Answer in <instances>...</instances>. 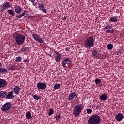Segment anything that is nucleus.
Masks as SVG:
<instances>
[{"instance_id":"obj_16","label":"nucleus","mask_w":124,"mask_h":124,"mask_svg":"<svg viewBox=\"0 0 124 124\" xmlns=\"http://www.w3.org/2000/svg\"><path fill=\"white\" fill-rule=\"evenodd\" d=\"M7 95V92L5 91H2L0 92V97L1 98H3Z\"/></svg>"},{"instance_id":"obj_18","label":"nucleus","mask_w":124,"mask_h":124,"mask_svg":"<svg viewBox=\"0 0 124 124\" xmlns=\"http://www.w3.org/2000/svg\"><path fill=\"white\" fill-rule=\"evenodd\" d=\"M107 98H108V97H107V95H106V94H102L100 96V100H107Z\"/></svg>"},{"instance_id":"obj_24","label":"nucleus","mask_w":124,"mask_h":124,"mask_svg":"<svg viewBox=\"0 0 124 124\" xmlns=\"http://www.w3.org/2000/svg\"><path fill=\"white\" fill-rule=\"evenodd\" d=\"M108 50H112L113 49V47L114 46H113V44H108L107 46Z\"/></svg>"},{"instance_id":"obj_46","label":"nucleus","mask_w":124,"mask_h":124,"mask_svg":"<svg viewBox=\"0 0 124 124\" xmlns=\"http://www.w3.org/2000/svg\"><path fill=\"white\" fill-rule=\"evenodd\" d=\"M64 19H65V20H66V18H65V17H64Z\"/></svg>"},{"instance_id":"obj_21","label":"nucleus","mask_w":124,"mask_h":124,"mask_svg":"<svg viewBox=\"0 0 124 124\" xmlns=\"http://www.w3.org/2000/svg\"><path fill=\"white\" fill-rule=\"evenodd\" d=\"M27 13V11H24L21 14L18 15L16 16V18H22V17H24L25 15H26V14Z\"/></svg>"},{"instance_id":"obj_29","label":"nucleus","mask_w":124,"mask_h":124,"mask_svg":"<svg viewBox=\"0 0 124 124\" xmlns=\"http://www.w3.org/2000/svg\"><path fill=\"white\" fill-rule=\"evenodd\" d=\"M23 62H27V65H29V63L30 62V58L29 57H27L26 59H24Z\"/></svg>"},{"instance_id":"obj_39","label":"nucleus","mask_w":124,"mask_h":124,"mask_svg":"<svg viewBox=\"0 0 124 124\" xmlns=\"http://www.w3.org/2000/svg\"><path fill=\"white\" fill-rule=\"evenodd\" d=\"M114 32H115V30H114V29H112L110 30V33H114Z\"/></svg>"},{"instance_id":"obj_30","label":"nucleus","mask_w":124,"mask_h":124,"mask_svg":"<svg viewBox=\"0 0 124 124\" xmlns=\"http://www.w3.org/2000/svg\"><path fill=\"white\" fill-rule=\"evenodd\" d=\"M8 12H9V14H10V15H11L12 16H14V11H13L12 10H8Z\"/></svg>"},{"instance_id":"obj_20","label":"nucleus","mask_w":124,"mask_h":124,"mask_svg":"<svg viewBox=\"0 0 124 124\" xmlns=\"http://www.w3.org/2000/svg\"><path fill=\"white\" fill-rule=\"evenodd\" d=\"M26 117L28 120H30V119H32V117H31V113L30 111H28L26 112Z\"/></svg>"},{"instance_id":"obj_11","label":"nucleus","mask_w":124,"mask_h":124,"mask_svg":"<svg viewBox=\"0 0 124 124\" xmlns=\"http://www.w3.org/2000/svg\"><path fill=\"white\" fill-rule=\"evenodd\" d=\"M6 85H7V82L6 80L3 79H0V89L1 88H4Z\"/></svg>"},{"instance_id":"obj_36","label":"nucleus","mask_w":124,"mask_h":124,"mask_svg":"<svg viewBox=\"0 0 124 124\" xmlns=\"http://www.w3.org/2000/svg\"><path fill=\"white\" fill-rule=\"evenodd\" d=\"M55 118L56 121H59V120H60L61 118V115H60V114L56 115Z\"/></svg>"},{"instance_id":"obj_28","label":"nucleus","mask_w":124,"mask_h":124,"mask_svg":"<svg viewBox=\"0 0 124 124\" xmlns=\"http://www.w3.org/2000/svg\"><path fill=\"white\" fill-rule=\"evenodd\" d=\"M16 61L17 62H20L21 61H22V57L20 56L16 57Z\"/></svg>"},{"instance_id":"obj_17","label":"nucleus","mask_w":124,"mask_h":124,"mask_svg":"<svg viewBox=\"0 0 124 124\" xmlns=\"http://www.w3.org/2000/svg\"><path fill=\"white\" fill-rule=\"evenodd\" d=\"M7 73V69L1 67L0 68V74H6Z\"/></svg>"},{"instance_id":"obj_14","label":"nucleus","mask_w":124,"mask_h":124,"mask_svg":"<svg viewBox=\"0 0 124 124\" xmlns=\"http://www.w3.org/2000/svg\"><path fill=\"white\" fill-rule=\"evenodd\" d=\"M38 7L39 9L43 11V12H44L45 13H47V11L46 10V9H45V8L44 7V5H43V3H42L41 4H39Z\"/></svg>"},{"instance_id":"obj_19","label":"nucleus","mask_w":124,"mask_h":124,"mask_svg":"<svg viewBox=\"0 0 124 124\" xmlns=\"http://www.w3.org/2000/svg\"><path fill=\"white\" fill-rule=\"evenodd\" d=\"M92 55L93 56V57H94L95 58H96V57H98V56H99L97 53V51H96V50L92 51Z\"/></svg>"},{"instance_id":"obj_47","label":"nucleus","mask_w":124,"mask_h":124,"mask_svg":"<svg viewBox=\"0 0 124 124\" xmlns=\"http://www.w3.org/2000/svg\"><path fill=\"white\" fill-rule=\"evenodd\" d=\"M37 0V1H38V0Z\"/></svg>"},{"instance_id":"obj_22","label":"nucleus","mask_w":124,"mask_h":124,"mask_svg":"<svg viewBox=\"0 0 124 124\" xmlns=\"http://www.w3.org/2000/svg\"><path fill=\"white\" fill-rule=\"evenodd\" d=\"M118 18L116 16H114V17H111L110 18V21H111V22H112V23H115L116 22H118Z\"/></svg>"},{"instance_id":"obj_5","label":"nucleus","mask_w":124,"mask_h":124,"mask_svg":"<svg viewBox=\"0 0 124 124\" xmlns=\"http://www.w3.org/2000/svg\"><path fill=\"white\" fill-rule=\"evenodd\" d=\"M12 104L10 102H7L4 104L1 108L2 112H7L9 111L10 108H11Z\"/></svg>"},{"instance_id":"obj_8","label":"nucleus","mask_w":124,"mask_h":124,"mask_svg":"<svg viewBox=\"0 0 124 124\" xmlns=\"http://www.w3.org/2000/svg\"><path fill=\"white\" fill-rule=\"evenodd\" d=\"M77 97V94L76 93L74 92L73 93H71L69 94V97H68V100L69 101H71V100H73L74 98H76Z\"/></svg>"},{"instance_id":"obj_23","label":"nucleus","mask_w":124,"mask_h":124,"mask_svg":"<svg viewBox=\"0 0 124 124\" xmlns=\"http://www.w3.org/2000/svg\"><path fill=\"white\" fill-rule=\"evenodd\" d=\"M64 62L66 64H70L71 63V59L66 58L64 59Z\"/></svg>"},{"instance_id":"obj_13","label":"nucleus","mask_w":124,"mask_h":124,"mask_svg":"<svg viewBox=\"0 0 124 124\" xmlns=\"http://www.w3.org/2000/svg\"><path fill=\"white\" fill-rule=\"evenodd\" d=\"M13 90L15 94H16V95H18V94L20 93L21 88L18 86H16V87H15Z\"/></svg>"},{"instance_id":"obj_27","label":"nucleus","mask_w":124,"mask_h":124,"mask_svg":"<svg viewBox=\"0 0 124 124\" xmlns=\"http://www.w3.org/2000/svg\"><path fill=\"white\" fill-rule=\"evenodd\" d=\"M8 70H15L16 69V67H15V65H13L12 66H10L9 67H8Z\"/></svg>"},{"instance_id":"obj_37","label":"nucleus","mask_w":124,"mask_h":124,"mask_svg":"<svg viewBox=\"0 0 124 124\" xmlns=\"http://www.w3.org/2000/svg\"><path fill=\"white\" fill-rule=\"evenodd\" d=\"M5 9H6V8L3 5V6L0 8V11L3 12L4 10H5Z\"/></svg>"},{"instance_id":"obj_44","label":"nucleus","mask_w":124,"mask_h":124,"mask_svg":"<svg viewBox=\"0 0 124 124\" xmlns=\"http://www.w3.org/2000/svg\"><path fill=\"white\" fill-rule=\"evenodd\" d=\"M69 50H70V48H66V51H69Z\"/></svg>"},{"instance_id":"obj_2","label":"nucleus","mask_w":124,"mask_h":124,"mask_svg":"<svg viewBox=\"0 0 124 124\" xmlns=\"http://www.w3.org/2000/svg\"><path fill=\"white\" fill-rule=\"evenodd\" d=\"M84 106L82 104H78L75 106L73 109V114L75 117H78L81 114V112L83 110Z\"/></svg>"},{"instance_id":"obj_25","label":"nucleus","mask_w":124,"mask_h":124,"mask_svg":"<svg viewBox=\"0 0 124 124\" xmlns=\"http://www.w3.org/2000/svg\"><path fill=\"white\" fill-rule=\"evenodd\" d=\"M27 50H28V47L25 46H23L20 49L21 52H26Z\"/></svg>"},{"instance_id":"obj_1","label":"nucleus","mask_w":124,"mask_h":124,"mask_svg":"<svg viewBox=\"0 0 124 124\" xmlns=\"http://www.w3.org/2000/svg\"><path fill=\"white\" fill-rule=\"evenodd\" d=\"M13 38H15L17 45H23L25 42L26 37L19 33H16L13 34Z\"/></svg>"},{"instance_id":"obj_41","label":"nucleus","mask_w":124,"mask_h":124,"mask_svg":"<svg viewBox=\"0 0 124 124\" xmlns=\"http://www.w3.org/2000/svg\"><path fill=\"white\" fill-rule=\"evenodd\" d=\"M33 5L34 6H36L37 5V2L33 3Z\"/></svg>"},{"instance_id":"obj_34","label":"nucleus","mask_w":124,"mask_h":124,"mask_svg":"<svg viewBox=\"0 0 124 124\" xmlns=\"http://www.w3.org/2000/svg\"><path fill=\"white\" fill-rule=\"evenodd\" d=\"M95 82L96 85H98V84H100V83H101V80L99 79H96L95 80Z\"/></svg>"},{"instance_id":"obj_10","label":"nucleus","mask_w":124,"mask_h":124,"mask_svg":"<svg viewBox=\"0 0 124 124\" xmlns=\"http://www.w3.org/2000/svg\"><path fill=\"white\" fill-rule=\"evenodd\" d=\"M115 119L117 122H121L124 119L123 113H119L115 116Z\"/></svg>"},{"instance_id":"obj_38","label":"nucleus","mask_w":124,"mask_h":124,"mask_svg":"<svg viewBox=\"0 0 124 124\" xmlns=\"http://www.w3.org/2000/svg\"><path fill=\"white\" fill-rule=\"evenodd\" d=\"M87 114H91L92 113V109L91 108L87 109Z\"/></svg>"},{"instance_id":"obj_40","label":"nucleus","mask_w":124,"mask_h":124,"mask_svg":"<svg viewBox=\"0 0 124 124\" xmlns=\"http://www.w3.org/2000/svg\"><path fill=\"white\" fill-rule=\"evenodd\" d=\"M106 31L107 32H108V33H110V29H108V30H107Z\"/></svg>"},{"instance_id":"obj_43","label":"nucleus","mask_w":124,"mask_h":124,"mask_svg":"<svg viewBox=\"0 0 124 124\" xmlns=\"http://www.w3.org/2000/svg\"><path fill=\"white\" fill-rule=\"evenodd\" d=\"M29 1H31V2H32V3H33V2L35 1V0H29Z\"/></svg>"},{"instance_id":"obj_4","label":"nucleus","mask_w":124,"mask_h":124,"mask_svg":"<svg viewBox=\"0 0 124 124\" xmlns=\"http://www.w3.org/2000/svg\"><path fill=\"white\" fill-rule=\"evenodd\" d=\"M94 41L93 37H90L89 38L86 39L84 42V46L88 49H91L94 45Z\"/></svg>"},{"instance_id":"obj_9","label":"nucleus","mask_w":124,"mask_h":124,"mask_svg":"<svg viewBox=\"0 0 124 124\" xmlns=\"http://www.w3.org/2000/svg\"><path fill=\"white\" fill-rule=\"evenodd\" d=\"M32 36L34 38V39H35V40H36V41H37V42H39V43H43V40H42V39H41V38L39 37V36H38L37 34H32Z\"/></svg>"},{"instance_id":"obj_45","label":"nucleus","mask_w":124,"mask_h":124,"mask_svg":"<svg viewBox=\"0 0 124 124\" xmlns=\"http://www.w3.org/2000/svg\"><path fill=\"white\" fill-rule=\"evenodd\" d=\"M2 66V64L1 63H0V68Z\"/></svg>"},{"instance_id":"obj_15","label":"nucleus","mask_w":124,"mask_h":124,"mask_svg":"<svg viewBox=\"0 0 124 124\" xmlns=\"http://www.w3.org/2000/svg\"><path fill=\"white\" fill-rule=\"evenodd\" d=\"M15 12L17 13L18 14H20L21 12H22V8L20 6H16L15 7Z\"/></svg>"},{"instance_id":"obj_48","label":"nucleus","mask_w":124,"mask_h":124,"mask_svg":"<svg viewBox=\"0 0 124 124\" xmlns=\"http://www.w3.org/2000/svg\"><path fill=\"white\" fill-rule=\"evenodd\" d=\"M37 0V1H38V0Z\"/></svg>"},{"instance_id":"obj_6","label":"nucleus","mask_w":124,"mask_h":124,"mask_svg":"<svg viewBox=\"0 0 124 124\" xmlns=\"http://www.w3.org/2000/svg\"><path fill=\"white\" fill-rule=\"evenodd\" d=\"M37 88L38 90H45L46 84L44 83L39 82L37 84Z\"/></svg>"},{"instance_id":"obj_3","label":"nucleus","mask_w":124,"mask_h":124,"mask_svg":"<svg viewBox=\"0 0 124 124\" xmlns=\"http://www.w3.org/2000/svg\"><path fill=\"white\" fill-rule=\"evenodd\" d=\"M100 117L97 115H92L88 120L89 124H99L100 123Z\"/></svg>"},{"instance_id":"obj_26","label":"nucleus","mask_w":124,"mask_h":124,"mask_svg":"<svg viewBox=\"0 0 124 124\" xmlns=\"http://www.w3.org/2000/svg\"><path fill=\"white\" fill-rule=\"evenodd\" d=\"M61 88V84L59 83L58 84H55L54 86V90H59Z\"/></svg>"},{"instance_id":"obj_32","label":"nucleus","mask_w":124,"mask_h":124,"mask_svg":"<svg viewBox=\"0 0 124 124\" xmlns=\"http://www.w3.org/2000/svg\"><path fill=\"white\" fill-rule=\"evenodd\" d=\"M3 6H4V7L6 8H7L8 7H10V4H9V2H6L4 5H3Z\"/></svg>"},{"instance_id":"obj_12","label":"nucleus","mask_w":124,"mask_h":124,"mask_svg":"<svg viewBox=\"0 0 124 124\" xmlns=\"http://www.w3.org/2000/svg\"><path fill=\"white\" fill-rule=\"evenodd\" d=\"M54 53H56L57 56L56 57L55 60L57 62H61V58H62V55L59 53V52L54 51Z\"/></svg>"},{"instance_id":"obj_42","label":"nucleus","mask_w":124,"mask_h":124,"mask_svg":"<svg viewBox=\"0 0 124 124\" xmlns=\"http://www.w3.org/2000/svg\"><path fill=\"white\" fill-rule=\"evenodd\" d=\"M65 64H66L65 62L64 63V62H63L62 66H63V67H65V66H66Z\"/></svg>"},{"instance_id":"obj_31","label":"nucleus","mask_w":124,"mask_h":124,"mask_svg":"<svg viewBox=\"0 0 124 124\" xmlns=\"http://www.w3.org/2000/svg\"><path fill=\"white\" fill-rule=\"evenodd\" d=\"M54 114V109L51 108L48 113V116H52Z\"/></svg>"},{"instance_id":"obj_35","label":"nucleus","mask_w":124,"mask_h":124,"mask_svg":"<svg viewBox=\"0 0 124 124\" xmlns=\"http://www.w3.org/2000/svg\"><path fill=\"white\" fill-rule=\"evenodd\" d=\"M112 28H113V26H110L109 25H107L105 28V30H107L108 29H112Z\"/></svg>"},{"instance_id":"obj_33","label":"nucleus","mask_w":124,"mask_h":124,"mask_svg":"<svg viewBox=\"0 0 124 124\" xmlns=\"http://www.w3.org/2000/svg\"><path fill=\"white\" fill-rule=\"evenodd\" d=\"M34 99H36V100H38L39 99H41V97L39 96H37V95H34L33 96Z\"/></svg>"},{"instance_id":"obj_7","label":"nucleus","mask_w":124,"mask_h":124,"mask_svg":"<svg viewBox=\"0 0 124 124\" xmlns=\"http://www.w3.org/2000/svg\"><path fill=\"white\" fill-rule=\"evenodd\" d=\"M13 93H14L12 91L9 92L7 93V94L6 95V99H14V96H13Z\"/></svg>"}]
</instances>
